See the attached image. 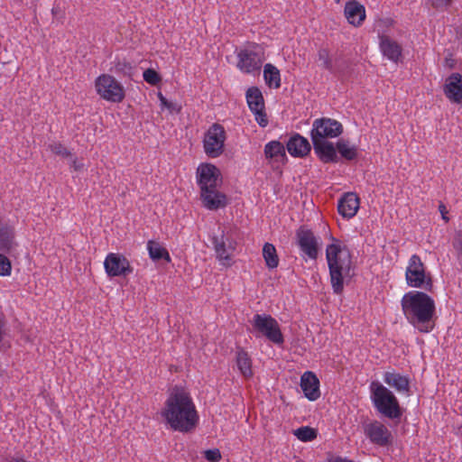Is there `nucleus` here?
<instances>
[{
  "label": "nucleus",
  "instance_id": "1",
  "mask_svg": "<svg viewBox=\"0 0 462 462\" xmlns=\"http://www.w3.org/2000/svg\"><path fill=\"white\" fill-rule=\"evenodd\" d=\"M162 416L171 429L180 432H190L198 425L199 415L189 393L175 389L168 397Z\"/></svg>",
  "mask_w": 462,
  "mask_h": 462
},
{
  "label": "nucleus",
  "instance_id": "2",
  "mask_svg": "<svg viewBox=\"0 0 462 462\" xmlns=\"http://www.w3.org/2000/svg\"><path fill=\"white\" fill-rule=\"evenodd\" d=\"M401 305L407 320L420 332L428 333L433 329L436 306L430 295L420 291H409L402 296Z\"/></svg>",
  "mask_w": 462,
  "mask_h": 462
},
{
  "label": "nucleus",
  "instance_id": "3",
  "mask_svg": "<svg viewBox=\"0 0 462 462\" xmlns=\"http://www.w3.org/2000/svg\"><path fill=\"white\" fill-rule=\"evenodd\" d=\"M326 258L333 291L336 294H341L344 290V278L352 275L350 252L346 247L342 248L337 244H330L326 249Z\"/></svg>",
  "mask_w": 462,
  "mask_h": 462
},
{
  "label": "nucleus",
  "instance_id": "4",
  "mask_svg": "<svg viewBox=\"0 0 462 462\" xmlns=\"http://www.w3.org/2000/svg\"><path fill=\"white\" fill-rule=\"evenodd\" d=\"M370 390L372 401L378 412L392 420L402 418L403 410L397 398L388 388L379 382L374 381L371 383Z\"/></svg>",
  "mask_w": 462,
  "mask_h": 462
},
{
  "label": "nucleus",
  "instance_id": "5",
  "mask_svg": "<svg viewBox=\"0 0 462 462\" xmlns=\"http://www.w3.org/2000/svg\"><path fill=\"white\" fill-rule=\"evenodd\" d=\"M405 278L410 287L420 288L428 291H431L433 289L432 276L430 273H426L425 265L417 254H413L410 258Z\"/></svg>",
  "mask_w": 462,
  "mask_h": 462
},
{
  "label": "nucleus",
  "instance_id": "6",
  "mask_svg": "<svg viewBox=\"0 0 462 462\" xmlns=\"http://www.w3.org/2000/svg\"><path fill=\"white\" fill-rule=\"evenodd\" d=\"M252 326L257 336L265 337L276 345L283 344L284 337L280 325L271 315L255 314L253 318Z\"/></svg>",
  "mask_w": 462,
  "mask_h": 462
},
{
  "label": "nucleus",
  "instance_id": "7",
  "mask_svg": "<svg viewBox=\"0 0 462 462\" xmlns=\"http://www.w3.org/2000/svg\"><path fill=\"white\" fill-rule=\"evenodd\" d=\"M97 94L104 99L120 103L125 98V88L113 76L102 74L96 79Z\"/></svg>",
  "mask_w": 462,
  "mask_h": 462
},
{
  "label": "nucleus",
  "instance_id": "8",
  "mask_svg": "<svg viewBox=\"0 0 462 462\" xmlns=\"http://www.w3.org/2000/svg\"><path fill=\"white\" fill-rule=\"evenodd\" d=\"M226 139V131L220 124H213L203 140V147L206 154L210 158H217L224 152L225 141Z\"/></svg>",
  "mask_w": 462,
  "mask_h": 462
},
{
  "label": "nucleus",
  "instance_id": "9",
  "mask_svg": "<svg viewBox=\"0 0 462 462\" xmlns=\"http://www.w3.org/2000/svg\"><path fill=\"white\" fill-rule=\"evenodd\" d=\"M343 132L342 125L332 118H318L313 122L310 132L311 140H327L339 136Z\"/></svg>",
  "mask_w": 462,
  "mask_h": 462
},
{
  "label": "nucleus",
  "instance_id": "10",
  "mask_svg": "<svg viewBox=\"0 0 462 462\" xmlns=\"http://www.w3.org/2000/svg\"><path fill=\"white\" fill-rule=\"evenodd\" d=\"M197 178L200 192L204 191V194L222 182L220 170L211 163H201L197 169Z\"/></svg>",
  "mask_w": 462,
  "mask_h": 462
},
{
  "label": "nucleus",
  "instance_id": "11",
  "mask_svg": "<svg viewBox=\"0 0 462 462\" xmlns=\"http://www.w3.org/2000/svg\"><path fill=\"white\" fill-rule=\"evenodd\" d=\"M263 49L257 45H254V50H241L238 54L237 67L245 73L259 71L263 63Z\"/></svg>",
  "mask_w": 462,
  "mask_h": 462
},
{
  "label": "nucleus",
  "instance_id": "12",
  "mask_svg": "<svg viewBox=\"0 0 462 462\" xmlns=\"http://www.w3.org/2000/svg\"><path fill=\"white\" fill-rule=\"evenodd\" d=\"M246 101L259 125L265 127L268 125V118L264 112V99L261 90L257 87L249 88L246 91Z\"/></svg>",
  "mask_w": 462,
  "mask_h": 462
},
{
  "label": "nucleus",
  "instance_id": "13",
  "mask_svg": "<svg viewBox=\"0 0 462 462\" xmlns=\"http://www.w3.org/2000/svg\"><path fill=\"white\" fill-rule=\"evenodd\" d=\"M104 266L108 276H127L134 272L130 262L120 254L110 253L106 255Z\"/></svg>",
  "mask_w": 462,
  "mask_h": 462
},
{
  "label": "nucleus",
  "instance_id": "14",
  "mask_svg": "<svg viewBox=\"0 0 462 462\" xmlns=\"http://www.w3.org/2000/svg\"><path fill=\"white\" fill-rule=\"evenodd\" d=\"M364 433L372 443L380 447H386L393 440L391 431L378 420L365 424L364 426Z\"/></svg>",
  "mask_w": 462,
  "mask_h": 462
},
{
  "label": "nucleus",
  "instance_id": "15",
  "mask_svg": "<svg viewBox=\"0 0 462 462\" xmlns=\"http://www.w3.org/2000/svg\"><path fill=\"white\" fill-rule=\"evenodd\" d=\"M296 238L300 250L310 259L316 260L319 255V246L313 232L302 226L297 230Z\"/></svg>",
  "mask_w": 462,
  "mask_h": 462
},
{
  "label": "nucleus",
  "instance_id": "16",
  "mask_svg": "<svg viewBox=\"0 0 462 462\" xmlns=\"http://www.w3.org/2000/svg\"><path fill=\"white\" fill-rule=\"evenodd\" d=\"M313 149L319 159L323 163H336L339 162L337 146L328 140H311Z\"/></svg>",
  "mask_w": 462,
  "mask_h": 462
},
{
  "label": "nucleus",
  "instance_id": "17",
  "mask_svg": "<svg viewBox=\"0 0 462 462\" xmlns=\"http://www.w3.org/2000/svg\"><path fill=\"white\" fill-rule=\"evenodd\" d=\"M443 92L452 103L462 105V75L457 72L450 74L443 86Z\"/></svg>",
  "mask_w": 462,
  "mask_h": 462
},
{
  "label": "nucleus",
  "instance_id": "18",
  "mask_svg": "<svg viewBox=\"0 0 462 462\" xmlns=\"http://www.w3.org/2000/svg\"><path fill=\"white\" fill-rule=\"evenodd\" d=\"M288 152L296 158H303L311 151V145L307 138L300 134H293L286 143Z\"/></svg>",
  "mask_w": 462,
  "mask_h": 462
},
{
  "label": "nucleus",
  "instance_id": "19",
  "mask_svg": "<svg viewBox=\"0 0 462 462\" xmlns=\"http://www.w3.org/2000/svg\"><path fill=\"white\" fill-rule=\"evenodd\" d=\"M16 246L14 226L0 217V251L9 254Z\"/></svg>",
  "mask_w": 462,
  "mask_h": 462
},
{
  "label": "nucleus",
  "instance_id": "20",
  "mask_svg": "<svg viewBox=\"0 0 462 462\" xmlns=\"http://www.w3.org/2000/svg\"><path fill=\"white\" fill-rule=\"evenodd\" d=\"M300 388L310 401H316L320 396L319 381L313 372H305L300 378Z\"/></svg>",
  "mask_w": 462,
  "mask_h": 462
},
{
  "label": "nucleus",
  "instance_id": "21",
  "mask_svg": "<svg viewBox=\"0 0 462 462\" xmlns=\"http://www.w3.org/2000/svg\"><path fill=\"white\" fill-rule=\"evenodd\" d=\"M359 208V198L354 192L346 193L337 204L338 213L345 218L353 217Z\"/></svg>",
  "mask_w": 462,
  "mask_h": 462
},
{
  "label": "nucleus",
  "instance_id": "22",
  "mask_svg": "<svg viewBox=\"0 0 462 462\" xmlns=\"http://www.w3.org/2000/svg\"><path fill=\"white\" fill-rule=\"evenodd\" d=\"M200 199L204 207L209 210H217L225 208L228 204V199L226 194L218 191L217 188L208 189L207 194L200 192Z\"/></svg>",
  "mask_w": 462,
  "mask_h": 462
},
{
  "label": "nucleus",
  "instance_id": "23",
  "mask_svg": "<svg viewBox=\"0 0 462 462\" xmlns=\"http://www.w3.org/2000/svg\"><path fill=\"white\" fill-rule=\"evenodd\" d=\"M344 13L348 23L355 26L361 25L365 19V6L356 0H350L346 4Z\"/></svg>",
  "mask_w": 462,
  "mask_h": 462
},
{
  "label": "nucleus",
  "instance_id": "24",
  "mask_svg": "<svg viewBox=\"0 0 462 462\" xmlns=\"http://www.w3.org/2000/svg\"><path fill=\"white\" fill-rule=\"evenodd\" d=\"M383 381L398 393H405L407 396L411 395L410 379L407 376L398 373L386 372L383 374Z\"/></svg>",
  "mask_w": 462,
  "mask_h": 462
},
{
  "label": "nucleus",
  "instance_id": "25",
  "mask_svg": "<svg viewBox=\"0 0 462 462\" xmlns=\"http://www.w3.org/2000/svg\"><path fill=\"white\" fill-rule=\"evenodd\" d=\"M380 48L384 56L393 61H398L402 56V47L397 42L392 40L389 36H380Z\"/></svg>",
  "mask_w": 462,
  "mask_h": 462
},
{
  "label": "nucleus",
  "instance_id": "26",
  "mask_svg": "<svg viewBox=\"0 0 462 462\" xmlns=\"http://www.w3.org/2000/svg\"><path fill=\"white\" fill-rule=\"evenodd\" d=\"M264 154L267 159H273L277 162L286 163L288 161L285 147L279 141H271L264 146Z\"/></svg>",
  "mask_w": 462,
  "mask_h": 462
},
{
  "label": "nucleus",
  "instance_id": "27",
  "mask_svg": "<svg viewBox=\"0 0 462 462\" xmlns=\"http://www.w3.org/2000/svg\"><path fill=\"white\" fill-rule=\"evenodd\" d=\"M227 240L228 239H225L224 231H222L220 236H215L212 238L217 256L220 261L224 262V264H229L228 262L231 260V258L228 251L235 249L232 246L231 243H229V245H226Z\"/></svg>",
  "mask_w": 462,
  "mask_h": 462
},
{
  "label": "nucleus",
  "instance_id": "28",
  "mask_svg": "<svg viewBox=\"0 0 462 462\" xmlns=\"http://www.w3.org/2000/svg\"><path fill=\"white\" fill-rule=\"evenodd\" d=\"M236 365L240 373L245 377L253 376L252 360L248 353L242 347H237L236 351Z\"/></svg>",
  "mask_w": 462,
  "mask_h": 462
},
{
  "label": "nucleus",
  "instance_id": "29",
  "mask_svg": "<svg viewBox=\"0 0 462 462\" xmlns=\"http://www.w3.org/2000/svg\"><path fill=\"white\" fill-rule=\"evenodd\" d=\"M263 79L270 88H279L281 87L280 70L271 63H267L263 67Z\"/></svg>",
  "mask_w": 462,
  "mask_h": 462
},
{
  "label": "nucleus",
  "instance_id": "30",
  "mask_svg": "<svg viewBox=\"0 0 462 462\" xmlns=\"http://www.w3.org/2000/svg\"><path fill=\"white\" fill-rule=\"evenodd\" d=\"M149 255L153 261L165 260L167 263L171 261L168 251L158 242L149 241L147 245Z\"/></svg>",
  "mask_w": 462,
  "mask_h": 462
},
{
  "label": "nucleus",
  "instance_id": "31",
  "mask_svg": "<svg viewBox=\"0 0 462 462\" xmlns=\"http://www.w3.org/2000/svg\"><path fill=\"white\" fill-rule=\"evenodd\" d=\"M263 256L268 268H276L279 264V257L273 244L265 243L263 247Z\"/></svg>",
  "mask_w": 462,
  "mask_h": 462
},
{
  "label": "nucleus",
  "instance_id": "32",
  "mask_svg": "<svg viewBox=\"0 0 462 462\" xmlns=\"http://www.w3.org/2000/svg\"><path fill=\"white\" fill-rule=\"evenodd\" d=\"M337 152L346 161H353L357 157L356 146H350L348 141L340 139L337 143Z\"/></svg>",
  "mask_w": 462,
  "mask_h": 462
},
{
  "label": "nucleus",
  "instance_id": "33",
  "mask_svg": "<svg viewBox=\"0 0 462 462\" xmlns=\"http://www.w3.org/2000/svg\"><path fill=\"white\" fill-rule=\"evenodd\" d=\"M294 435L301 441H312L317 438L318 431L314 428L303 426L294 430Z\"/></svg>",
  "mask_w": 462,
  "mask_h": 462
},
{
  "label": "nucleus",
  "instance_id": "34",
  "mask_svg": "<svg viewBox=\"0 0 462 462\" xmlns=\"http://www.w3.org/2000/svg\"><path fill=\"white\" fill-rule=\"evenodd\" d=\"M319 60L321 62V66L329 70L335 72L336 69L333 66L332 60L329 57V52L327 49H320L318 52Z\"/></svg>",
  "mask_w": 462,
  "mask_h": 462
},
{
  "label": "nucleus",
  "instance_id": "35",
  "mask_svg": "<svg viewBox=\"0 0 462 462\" xmlns=\"http://www.w3.org/2000/svg\"><path fill=\"white\" fill-rule=\"evenodd\" d=\"M144 81L152 86H157L162 81V77L153 69H147L143 74Z\"/></svg>",
  "mask_w": 462,
  "mask_h": 462
},
{
  "label": "nucleus",
  "instance_id": "36",
  "mask_svg": "<svg viewBox=\"0 0 462 462\" xmlns=\"http://www.w3.org/2000/svg\"><path fill=\"white\" fill-rule=\"evenodd\" d=\"M49 149L56 155L62 158H71L72 153L60 143H53L49 144Z\"/></svg>",
  "mask_w": 462,
  "mask_h": 462
},
{
  "label": "nucleus",
  "instance_id": "37",
  "mask_svg": "<svg viewBox=\"0 0 462 462\" xmlns=\"http://www.w3.org/2000/svg\"><path fill=\"white\" fill-rule=\"evenodd\" d=\"M133 67L126 60H118L115 64V71L124 76L132 74Z\"/></svg>",
  "mask_w": 462,
  "mask_h": 462
},
{
  "label": "nucleus",
  "instance_id": "38",
  "mask_svg": "<svg viewBox=\"0 0 462 462\" xmlns=\"http://www.w3.org/2000/svg\"><path fill=\"white\" fill-rule=\"evenodd\" d=\"M158 97L161 105L170 110L171 113L179 114L181 111V106L177 103L169 101L162 93H159Z\"/></svg>",
  "mask_w": 462,
  "mask_h": 462
},
{
  "label": "nucleus",
  "instance_id": "39",
  "mask_svg": "<svg viewBox=\"0 0 462 462\" xmlns=\"http://www.w3.org/2000/svg\"><path fill=\"white\" fill-rule=\"evenodd\" d=\"M12 264L10 260L3 254H0V275L6 276L11 273Z\"/></svg>",
  "mask_w": 462,
  "mask_h": 462
},
{
  "label": "nucleus",
  "instance_id": "40",
  "mask_svg": "<svg viewBox=\"0 0 462 462\" xmlns=\"http://www.w3.org/2000/svg\"><path fill=\"white\" fill-rule=\"evenodd\" d=\"M204 457L209 462H218L221 459V453L218 448H212L204 451Z\"/></svg>",
  "mask_w": 462,
  "mask_h": 462
},
{
  "label": "nucleus",
  "instance_id": "41",
  "mask_svg": "<svg viewBox=\"0 0 462 462\" xmlns=\"http://www.w3.org/2000/svg\"><path fill=\"white\" fill-rule=\"evenodd\" d=\"M453 246L457 252L458 259L462 260V230H459L456 233L453 240Z\"/></svg>",
  "mask_w": 462,
  "mask_h": 462
},
{
  "label": "nucleus",
  "instance_id": "42",
  "mask_svg": "<svg viewBox=\"0 0 462 462\" xmlns=\"http://www.w3.org/2000/svg\"><path fill=\"white\" fill-rule=\"evenodd\" d=\"M6 335V319L3 312H0V343Z\"/></svg>",
  "mask_w": 462,
  "mask_h": 462
},
{
  "label": "nucleus",
  "instance_id": "43",
  "mask_svg": "<svg viewBox=\"0 0 462 462\" xmlns=\"http://www.w3.org/2000/svg\"><path fill=\"white\" fill-rule=\"evenodd\" d=\"M429 1L430 2L431 6L436 9L447 7L452 2V0H429Z\"/></svg>",
  "mask_w": 462,
  "mask_h": 462
},
{
  "label": "nucleus",
  "instance_id": "44",
  "mask_svg": "<svg viewBox=\"0 0 462 462\" xmlns=\"http://www.w3.org/2000/svg\"><path fill=\"white\" fill-rule=\"evenodd\" d=\"M70 159H71V166L74 168V170L76 171H80L82 169L83 165L78 163L77 158L72 156Z\"/></svg>",
  "mask_w": 462,
  "mask_h": 462
},
{
  "label": "nucleus",
  "instance_id": "45",
  "mask_svg": "<svg viewBox=\"0 0 462 462\" xmlns=\"http://www.w3.org/2000/svg\"><path fill=\"white\" fill-rule=\"evenodd\" d=\"M3 462H28L23 457H6L3 460Z\"/></svg>",
  "mask_w": 462,
  "mask_h": 462
},
{
  "label": "nucleus",
  "instance_id": "46",
  "mask_svg": "<svg viewBox=\"0 0 462 462\" xmlns=\"http://www.w3.org/2000/svg\"><path fill=\"white\" fill-rule=\"evenodd\" d=\"M439 212L441 213L442 215V218L447 222L448 221V217H446V214L448 213L447 209H446V207L441 203L439 206Z\"/></svg>",
  "mask_w": 462,
  "mask_h": 462
},
{
  "label": "nucleus",
  "instance_id": "47",
  "mask_svg": "<svg viewBox=\"0 0 462 462\" xmlns=\"http://www.w3.org/2000/svg\"><path fill=\"white\" fill-rule=\"evenodd\" d=\"M331 462H354V461H353V460H349V459H347V458H343V457H335V458H334V460H333V461H331Z\"/></svg>",
  "mask_w": 462,
  "mask_h": 462
},
{
  "label": "nucleus",
  "instance_id": "48",
  "mask_svg": "<svg viewBox=\"0 0 462 462\" xmlns=\"http://www.w3.org/2000/svg\"><path fill=\"white\" fill-rule=\"evenodd\" d=\"M337 4L340 2V0H335Z\"/></svg>",
  "mask_w": 462,
  "mask_h": 462
}]
</instances>
